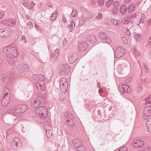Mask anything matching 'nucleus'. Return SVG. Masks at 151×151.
Returning <instances> with one entry per match:
<instances>
[{"mask_svg": "<svg viewBox=\"0 0 151 151\" xmlns=\"http://www.w3.org/2000/svg\"><path fill=\"white\" fill-rule=\"evenodd\" d=\"M27 109V106L26 104H21L10 108L8 111L10 114L18 116L21 115Z\"/></svg>", "mask_w": 151, "mask_h": 151, "instance_id": "nucleus-1", "label": "nucleus"}, {"mask_svg": "<svg viewBox=\"0 0 151 151\" xmlns=\"http://www.w3.org/2000/svg\"><path fill=\"white\" fill-rule=\"evenodd\" d=\"M145 106L144 110V114L143 118L144 119H147L149 117L151 116V95L149 96L145 99Z\"/></svg>", "mask_w": 151, "mask_h": 151, "instance_id": "nucleus-2", "label": "nucleus"}, {"mask_svg": "<svg viewBox=\"0 0 151 151\" xmlns=\"http://www.w3.org/2000/svg\"><path fill=\"white\" fill-rule=\"evenodd\" d=\"M3 51L8 57L14 58L18 55L17 48L13 47L12 45L4 47Z\"/></svg>", "mask_w": 151, "mask_h": 151, "instance_id": "nucleus-3", "label": "nucleus"}, {"mask_svg": "<svg viewBox=\"0 0 151 151\" xmlns=\"http://www.w3.org/2000/svg\"><path fill=\"white\" fill-rule=\"evenodd\" d=\"M37 98L33 99L30 102V105L32 107L36 108L39 106L42 101L46 97V95L44 93H39Z\"/></svg>", "mask_w": 151, "mask_h": 151, "instance_id": "nucleus-4", "label": "nucleus"}, {"mask_svg": "<svg viewBox=\"0 0 151 151\" xmlns=\"http://www.w3.org/2000/svg\"><path fill=\"white\" fill-rule=\"evenodd\" d=\"M36 114L42 118H46L47 116V109L44 106H40L35 110Z\"/></svg>", "mask_w": 151, "mask_h": 151, "instance_id": "nucleus-5", "label": "nucleus"}, {"mask_svg": "<svg viewBox=\"0 0 151 151\" xmlns=\"http://www.w3.org/2000/svg\"><path fill=\"white\" fill-rule=\"evenodd\" d=\"M19 73L22 76L25 75L29 70V68L28 65L25 64H22L18 65L17 67Z\"/></svg>", "mask_w": 151, "mask_h": 151, "instance_id": "nucleus-6", "label": "nucleus"}, {"mask_svg": "<svg viewBox=\"0 0 151 151\" xmlns=\"http://www.w3.org/2000/svg\"><path fill=\"white\" fill-rule=\"evenodd\" d=\"M11 145L12 148L14 150L19 149L22 146L20 139L17 137L14 138L11 141Z\"/></svg>", "mask_w": 151, "mask_h": 151, "instance_id": "nucleus-7", "label": "nucleus"}, {"mask_svg": "<svg viewBox=\"0 0 151 151\" xmlns=\"http://www.w3.org/2000/svg\"><path fill=\"white\" fill-rule=\"evenodd\" d=\"M70 70V69L68 65L63 64L60 67L59 73L61 75H64L68 74Z\"/></svg>", "mask_w": 151, "mask_h": 151, "instance_id": "nucleus-8", "label": "nucleus"}, {"mask_svg": "<svg viewBox=\"0 0 151 151\" xmlns=\"http://www.w3.org/2000/svg\"><path fill=\"white\" fill-rule=\"evenodd\" d=\"M125 52V51L123 47H118L115 50L114 55L116 58H120L122 56Z\"/></svg>", "mask_w": 151, "mask_h": 151, "instance_id": "nucleus-9", "label": "nucleus"}, {"mask_svg": "<svg viewBox=\"0 0 151 151\" xmlns=\"http://www.w3.org/2000/svg\"><path fill=\"white\" fill-rule=\"evenodd\" d=\"M8 93H5L4 95H3V98L1 100V104L3 106H6L10 101V95Z\"/></svg>", "mask_w": 151, "mask_h": 151, "instance_id": "nucleus-10", "label": "nucleus"}, {"mask_svg": "<svg viewBox=\"0 0 151 151\" xmlns=\"http://www.w3.org/2000/svg\"><path fill=\"white\" fill-rule=\"evenodd\" d=\"M10 32L6 28L0 29V37L1 38H6L9 36Z\"/></svg>", "mask_w": 151, "mask_h": 151, "instance_id": "nucleus-11", "label": "nucleus"}, {"mask_svg": "<svg viewBox=\"0 0 151 151\" xmlns=\"http://www.w3.org/2000/svg\"><path fill=\"white\" fill-rule=\"evenodd\" d=\"M144 142L142 140L137 139L134 140L132 143L133 146L135 147H140L143 146Z\"/></svg>", "mask_w": 151, "mask_h": 151, "instance_id": "nucleus-12", "label": "nucleus"}, {"mask_svg": "<svg viewBox=\"0 0 151 151\" xmlns=\"http://www.w3.org/2000/svg\"><path fill=\"white\" fill-rule=\"evenodd\" d=\"M73 146L76 148L79 147L83 145L82 141L80 139L76 138L72 141Z\"/></svg>", "mask_w": 151, "mask_h": 151, "instance_id": "nucleus-13", "label": "nucleus"}, {"mask_svg": "<svg viewBox=\"0 0 151 151\" xmlns=\"http://www.w3.org/2000/svg\"><path fill=\"white\" fill-rule=\"evenodd\" d=\"M119 90L121 92H127L129 93L130 91V89L129 90V86L128 85L125 84L120 85L119 86Z\"/></svg>", "mask_w": 151, "mask_h": 151, "instance_id": "nucleus-14", "label": "nucleus"}, {"mask_svg": "<svg viewBox=\"0 0 151 151\" xmlns=\"http://www.w3.org/2000/svg\"><path fill=\"white\" fill-rule=\"evenodd\" d=\"M78 53L74 52L68 58V61L70 63H74L78 58Z\"/></svg>", "mask_w": 151, "mask_h": 151, "instance_id": "nucleus-15", "label": "nucleus"}, {"mask_svg": "<svg viewBox=\"0 0 151 151\" xmlns=\"http://www.w3.org/2000/svg\"><path fill=\"white\" fill-rule=\"evenodd\" d=\"M85 40L87 42L89 41L92 43H93L96 41L95 36L92 35L87 36L85 38Z\"/></svg>", "mask_w": 151, "mask_h": 151, "instance_id": "nucleus-16", "label": "nucleus"}, {"mask_svg": "<svg viewBox=\"0 0 151 151\" xmlns=\"http://www.w3.org/2000/svg\"><path fill=\"white\" fill-rule=\"evenodd\" d=\"M4 23L8 25L12 26L16 24L15 20L12 19H6L4 21Z\"/></svg>", "mask_w": 151, "mask_h": 151, "instance_id": "nucleus-17", "label": "nucleus"}, {"mask_svg": "<svg viewBox=\"0 0 151 151\" xmlns=\"http://www.w3.org/2000/svg\"><path fill=\"white\" fill-rule=\"evenodd\" d=\"M88 47L87 45L86 42H83L80 44L78 45V50L83 51L86 50Z\"/></svg>", "mask_w": 151, "mask_h": 151, "instance_id": "nucleus-18", "label": "nucleus"}, {"mask_svg": "<svg viewBox=\"0 0 151 151\" xmlns=\"http://www.w3.org/2000/svg\"><path fill=\"white\" fill-rule=\"evenodd\" d=\"M68 83L60 84V89L61 91L64 93L67 91V87Z\"/></svg>", "mask_w": 151, "mask_h": 151, "instance_id": "nucleus-19", "label": "nucleus"}, {"mask_svg": "<svg viewBox=\"0 0 151 151\" xmlns=\"http://www.w3.org/2000/svg\"><path fill=\"white\" fill-rule=\"evenodd\" d=\"M127 7L125 4L122 5L120 7L119 11L122 14H125L127 10Z\"/></svg>", "mask_w": 151, "mask_h": 151, "instance_id": "nucleus-20", "label": "nucleus"}, {"mask_svg": "<svg viewBox=\"0 0 151 151\" xmlns=\"http://www.w3.org/2000/svg\"><path fill=\"white\" fill-rule=\"evenodd\" d=\"M15 65V62L13 60H11L9 61L7 65V67L10 68H14Z\"/></svg>", "mask_w": 151, "mask_h": 151, "instance_id": "nucleus-21", "label": "nucleus"}, {"mask_svg": "<svg viewBox=\"0 0 151 151\" xmlns=\"http://www.w3.org/2000/svg\"><path fill=\"white\" fill-rule=\"evenodd\" d=\"M34 78L38 81H42L44 80L43 76L41 74L34 75Z\"/></svg>", "mask_w": 151, "mask_h": 151, "instance_id": "nucleus-22", "label": "nucleus"}, {"mask_svg": "<svg viewBox=\"0 0 151 151\" xmlns=\"http://www.w3.org/2000/svg\"><path fill=\"white\" fill-rule=\"evenodd\" d=\"M36 86L38 90L42 91L44 90L45 87L44 83H36Z\"/></svg>", "mask_w": 151, "mask_h": 151, "instance_id": "nucleus-23", "label": "nucleus"}, {"mask_svg": "<svg viewBox=\"0 0 151 151\" xmlns=\"http://www.w3.org/2000/svg\"><path fill=\"white\" fill-rule=\"evenodd\" d=\"M87 20L86 17L84 16H82L81 17L80 19L79 25H82L83 24L86 22Z\"/></svg>", "mask_w": 151, "mask_h": 151, "instance_id": "nucleus-24", "label": "nucleus"}, {"mask_svg": "<svg viewBox=\"0 0 151 151\" xmlns=\"http://www.w3.org/2000/svg\"><path fill=\"white\" fill-rule=\"evenodd\" d=\"M64 116L65 117V119L66 118L68 119V118L72 120L74 118V117L72 114H69L68 112H67L65 113Z\"/></svg>", "mask_w": 151, "mask_h": 151, "instance_id": "nucleus-25", "label": "nucleus"}, {"mask_svg": "<svg viewBox=\"0 0 151 151\" xmlns=\"http://www.w3.org/2000/svg\"><path fill=\"white\" fill-rule=\"evenodd\" d=\"M58 10H55L52 14L50 17V19L52 21H54L57 18V16Z\"/></svg>", "mask_w": 151, "mask_h": 151, "instance_id": "nucleus-26", "label": "nucleus"}, {"mask_svg": "<svg viewBox=\"0 0 151 151\" xmlns=\"http://www.w3.org/2000/svg\"><path fill=\"white\" fill-rule=\"evenodd\" d=\"M135 5L134 4H132L130 5L128 7L127 11L129 13H132L135 9Z\"/></svg>", "mask_w": 151, "mask_h": 151, "instance_id": "nucleus-27", "label": "nucleus"}, {"mask_svg": "<svg viewBox=\"0 0 151 151\" xmlns=\"http://www.w3.org/2000/svg\"><path fill=\"white\" fill-rule=\"evenodd\" d=\"M66 122V123H65L66 124H67L68 125H73L74 123L73 121V120H69L68 119H67L66 118H65L64 119V121Z\"/></svg>", "mask_w": 151, "mask_h": 151, "instance_id": "nucleus-28", "label": "nucleus"}, {"mask_svg": "<svg viewBox=\"0 0 151 151\" xmlns=\"http://www.w3.org/2000/svg\"><path fill=\"white\" fill-rule=\"evenodd\" d=\"M75 24L74 22H71L70 24L68 25V27L70 29V32L72 31L75 27Z\"/></svg>", "mask_w": 151, "mask_h": 151, "instance_id": "nucleus-29", "label": "nucleus"}, {"mask_svg": "<svg viewBox=\"0 0 151 151\" xmlns=\"http://www.w3.org/2000/svg\"><path fill=\"white\" fill-rule=\"evenodd\" d=\"M46 130V134L47 137L49 138L51 137L52 136V131L51 130Z\"/></svg>", "mask_w": 151, "mask_h": 151, "instance_id": "nucleus-30", "label": "nucleus"}, {"mask_svg": "<svg viewBox=\"0 0 151 151\" xmlns=\"http://www.w3.org/2000/svg\"><path fill=\"white\" fill-rule=\"evenodd\" d=\"M76 151H86V147L84 145L78 147L76 149Z\"/></svg>", "mask_w": 151, "mask_h": 151, "instance_id": "nucleus-31", "label": "nucleus"}, {"mask_svg": "<svg viewBox=\"0 0 151 151\" xmlns=\"http://www.w3.org/2000/svg\"><path fill=\"white\" fill-rule=\"evenodd\" d=\"M99 37L100 38L104 40L106 39V34L103 32H100L99 33Z\"/></svg>", "mask_w": 151, "mask_h": 151, "instance_id": "nucleus-32", "label": "nucleus"}, {"mask_svg": "<svg viewBox=\"0 0 151 151\" xmlns=\"http://www.w3.org/2000/svg\"><path fill=\"white\" fill-rule=\"evenodd\" d=\"M111 12L114 15H116L118 12V10L117 7L114 8L111 10Z\"/></svg>", "mask_w": 151, "mask_h": 151, "instance_id": "nucleus-33", "label": "nucleus"}, {"mask_svg": "<svg viewBox=\"0 0 151 151\" xmlns=\"http://www.w3.org/2000/svg\"><path fill=\"white\" fill-rule=\"evenodd\" d=\"M44 128L45 130H51V125L50 124L47 123L44 125Z\"/></svg>", "mask_w": 151, "mask_h": 151, "instance_id": "nucleus-34", "label": "nucleus"}, {"mask_svg": "<svg viewBox=\"0 0 151 151\" xmlns=\"http://www.w3.org/2000/svg\"><path fill=\"white\" fill-rule=\"evenodd\" d=\"M3 93H4V95L5 93H8V94H9V95H10L11 92L9 90V89L7 87L4 88L3 89Z\"/></svg>", "mask_w": 151, "mask_h": 151, "instance_id": "nucleus-35", "label": "nucleus"}, {"mask_svg": "<svg viewBox=\"0 0 151 151\" xmlns=\"http://www.w3.org/2000/svg\"><path fill=\"white\" fill-rule=\"evenodd\" d=\"M77 12L76 10H73L70 16L72 17H76L77 16Z\"/></svg>", "mask_w": 151, "mask_h": 151, "instance_id": "nucleus-36", "label": "nucleus"}, {"mask_svg": "<svg viewBox=\"0 0 151 151\" xmlns=\"http://www.w3.org/2000/svg\"><path fill=\"white\" fill-rule=\"evenodd\" d=\"M134 38L137 41H139L142 38L141 35V34H137L134 35Z\"/></svg>", "mask_w": 151, "mask_h": 151, "instance_id": "nucleus-37", "label": "nucleus"}, {"mask_svg": "<svg viewBox=\"0 0 151 151\" xmlns=\"http://www.w3.org/2000/svg\"><path fill=\"white\" fill-rule=\"evenodd\" d=\"M113 2V0H109L106 3V5L108 7L110 6Z\"/></svg>", "mask_w": 151, "mask_h": 151, "instance_id": "nucleus-38", "label": "nucleus"}, {"mask_svg": "<svg viewBox=\"0 0 151 151\" xmlns=\"http://www.w3.org/2000/svg\"><path fill=\"white\" fill-rule=\"evenodd\" d=\"M134 51L136 55L139 56H140L141 54L140 52H139L138 50L136 48H134Z\"/></svg>", "mask_w": 151, "mask_h": 151, "instance_id": "nucleus-39", "label": "nucleus"}, {"mask_svg": "<svg viewBox=\"0 0 151 151\" xmlns=\"http://www.w3.org/2000/svg\"><path fill=\"white\" fill-rule=\"evenodd\" d=\"M67 78H66L63 77L61 78L60 79V84H62L65 83V82H67Z\"/></svg>", "mask_w": 151, "mask_h": 151, "instance_id": "nucleus-40", "label": "nucleus"}, {"mask_svg": "<svg viewBox=\"0 0 151 151\" xmlns=\"http://www.w3.org/2000/svg\"><path fill=\"white\" fill-rule=\"evenodd\" d=\"M111 22L114 24L118 25L119 24V22L117 19H113L111 20Z\"/></svg>", "mask_w": 151, "mask_h": 151, "instance_id": "nucleus-41", "label": "nucleus"}, {"mask_svg": "<svg viewBox=\"0 0 151 151\" xmlns=\"http://www.w3.org/2000/svg\"><path fill=\"white\" fill-rule=\"evenodd\" d=\"M127 18L123 19L122 20V22L124 24H127L129 23Z\"/></svg>", "mask_w": 151, "mask_h": 151, "instance_id": "nucleus-42", "label": "nucleus"}, {"mask_svg": "<svg viewBox=\"0 0 151 151\" xmlns=\"http://www.w3.org/2000/svg\"><path fill=\"white\" fill-rule=\"evenodd\" d=\"M118 151H128L127 148L124 147L120 148Z\"/></svg>", "mask_w": 151, "mask_h": 151, "instance_id": "nucleus-43", "label": "nucleus"}, {"mask_svg": "<svg viewBox=\"0 0 151 151\" xmlns=\"http://www.w3.org/2000/svg\"><path fill=\"white\" fill-rule=\"evenodd\" d=\"M55 57H56V59L60 54V51L59 50L56 49L55 50Z\"/></svg>", "mask_w": 151, "mask_h": 151, "instance_id": "nucleus-44", "label": "nucleus"}, {"mask_svg": "<svg viewBox=\"0 0 151 151\" xmlns=\"http://www.w3.org/2000/svg\"><path fill=\"white\" fill-rule=\"evenodd\" d=\"M141 17H142V18L141 19H140V22H141L143 23L144 22V21L145 19V15L144 14H142V15L141 16Z\"/></svg>", "mask_w": 151, "mask_h": 151, "instance_id": "nucleus-45", "label": "nucleus"}, {"mask_svg": "<svg viewBox=\"0 0 151 151\" xmlns=\"http://www.w3.org/2000/svg\"><path fill=\"white\" fill-rule=\"evenodd\" d=\"M143 66L144 67V69L145 71L146 72H149V70L148 68L147 67V65L145 63H144Z\"/></svg>", "mask_w": 151, "mask_h": 151, "instance_id": "nucleus-46", "label": "nucleus"}, {"mask_svg": "<svg viewBox=\"0 0 151 151\" xmlns=\"http://www.w3.org/2000/svg\"><path fill=\"white\" fill-rule=\"evenodd\" d=\"M97 2L98 4L101 6L103 5L104 3V0H97Z\"/></svg>", "mask_w": 151, "mask_h": 151, "instance_id": "nucleus-47", "label": "nucleus"}, {"mask_svg": "<svg viewBox=\"0 0 151 151\" xmlns=\"http://www.w3.org/2000/svg\"><path fill=\"white\" fill-rule=\"evenodd\" d=\"M104 40H105V41L108 43H110L112 41L111 40L110 38L107 37V36L106 37V38Z\"/></svg>", "mask_w": 151, "mask_h": 151, "instance_id": "nucleus-48", "label": "nucleus"}, {"mask_svg": "<svg viewBox=\"0 0 151 151\" xmlns=\"http://www.w3.org/2000/svg\"><path fill=\"white\" fill-rule=\"evenodd\" d=\"M28 1H22V3L23 5L25 7H27L28 6Z\"/></svg>", "mask_w": 151, "mask_h": 151, "instance_id": "nucleus-49", "label": "nucleus"}, {"mask_svg": "<svg viewBox=\"0 0 151 151\" xmlns=\"http://www.w3.org/2000/svg\"><path fill=\"white\" fill-rule=\"evenodd\" d=\"M137 90L139 91H141L142 89V86L140 84H139L137 85Z\"/></svg>", "mask_w": 151, "mask_h": 151, "instance_id": "nucleus-50", "label": "nucleus"}, {"mask_svg": "<svg viewBox=\"0 0 151 151\" xmlns=\"http://www.w3.org/2000/svg\"><path fill=\"white\" fill-rule=\"evenodd\" d=\"M142 151H151V149H150L147 146H146L143 149Z\"/></svg>", "mask_w": 151, "mask_h": 151, "instance_id": "nucleus-51", "label": "nucleus"}, {"mask_svg": "<svg viewBox=\"0 0 151 151\" xmlns=\"http://www.w3.org/2000/svg\"><path fill=\"white\" fill-rule=\"evenodd\" d=\"M1 76L2 77L1 80L3 81H4L7 78V76L5 75H1Z\"/></svg>", "mask_w": 151, "mask_h": 151, "instance_id": "nucleus-52", "label": "nucleus"}, {"mask_svg": "<svg viewBox=\"0 0 151 151\" xmlns=\"http://www.w3.org/2000/svg\"><path fill=\"white\" fill-rule=\"evenodd\" d=\"M147 126H149L151 125V118L149 119L146 122Z\"/></svg>", "mask_w": 151, "mask_h": 151, "instance_id": "nucleus-53", "label": "nucleus"}, {"mask_svg": "<svg viewBox=\"0 0 151 151\" xmlns=\"http://www.w3.org/2000/svg\"><path fill=\"white\" fill-rule=\"evenodd\" d=\"M102 16L101 13H99L98 15L96 17V19H101L102 18Z\"/></svg>", "mask_w": 151, "mask_h": 151, "instance_id": "nucleus-54", "label": "nucleus"}, {"mask_svg": "<svg viewBox=\"0 0 151 151\" xmlns=\"http://www.w3.org/2000/svg\"><path fill=\"white\" fill-rule=\"evenodd\" d=\"M147 127L148 132L151 133V125H150L149 126H147Z\"/></svg>", "mask_w": 151, "mask_h": 151, "instance_id": "nucleus-55", "label": "nucleus"}, {"mask_svg": "<svg viewBox=\"0 0 151 151\" xmlns=\"http://www.w3.org/2000/svg\"><path fill=\"white\" fill-rule=\"evenodd\" d=\"M122 40L126 44H127L128 43V42L127 39L124 37H123L122 38Z\"/></svg>", "mask_w": 151, "mask_h": 151, "instance_id": "nucleus-56", "label": "nucleus"}, {"mask_svg": "<svg viewBox=\"0 0 151 151\" xmlns=\"http://www.w3.org/2000/svg\"><path fill=\"white\" fill-rule=\"evenodd\" d=\"M136 14H132L129 17L131 18V19H133V18H135L136 17Z\"/></svg>", "mask_w": 151, "mask_h": 151, "instance_id": "nucleus-57", "label": "nucleus"}, {"mask_svg": "<svg viewBox=\"0 0 151 151\" xmlns=\"http://www.w3.org/2000/svg\"><path fill=\"white\" fill-rule=\"evenodd\" d=\"M118 1H115L113 3V5L114 6V8L117 7V5L118 4Z\"/></svg>", "mask_w": 151, "mask_h": 151, "instance_id": "nucleus-58", "label": "nucleus"}, {"mask_svg": "<svg viewBox=\"0 0 151 151\" xmlns=\"http://www.w3.org/2000/svg\"><path fill=\"white\" fill-rule=\"evenodd\" d=\"M4 15V13L3 12H0V19L2 18Z\"/></svg>", "mask_w": 151, "mask_h": 151, "instance_id": "nucleus-59", "label": "nucleus"}, {"mask_svg": "<svg viewBox=\"0 0 151 151\" xmlns=\"http://www.w3.org/2000/svg\"><path fill=\"white\" fill-rule=\"evenodd\" d=\"M40 118L37 116H34L32 117V119L35 121H37Z\"/></svg>", "mask_w": 151, "mask_h": 151, "instance_id": "nucleus-60", "label": "nucleus"}, {"mask_svg": "<svg viewBox=\"0 0 151 151\" xmlns=\"http://www.w3.org/2000/svg\"><path fill=\"white\" fill-rule=\"evenodd\" d=\"M8 79L9 80L8 81V83H10L12 82V81H13V78H11L10 77H9Z\"/></svg>", "mask_w": 151, "mask_h": 151, "instance_id": "nucleus-61", "label": "nucleus"}, {"mask_svg": "<svg viewBox=\"0 0 151 151\" xmlns=\"http://www.w3.org/2000/svg\"><path fill=\"white\" fill-rule=\"evenodd\" d=\"M131 18L129 17L127 19L129 20L128 21L129 22L132 23L133 22V19H131Z\"/></svg>", "mask_w": 151, "mask_h": 151, "instance_id": "nucleus-62", "label": "nucleus"}, {"mask_svg": "<svg viewBox=\"0 0 151 151\" xmlns=\"http://www.w3.org/2000/svg\"><path fill=\"white\" fill-rule=\"evenodd\" d=\"M28 26H29L30 29H31V27L33 26L32 23V22H29L27 24Z\"/></svg>", "mask_w": 151, "mask_h": 151, "instance_id": "nucleus-63", "label": "nucleus"}, {"mask_svg": "<svg viewBox=\"0 0 151 151\" xmlns=\"http://www.w3.org/2000/svg\"><path fill=\"white\" fill-rule=\"evenodd\" d=\"M60 100L61 101H63L64 99V97L63 95H61L60 96Z\"/></svg>", "mask_w": 151, "mask_h": 151, "instance_id": "nucleus-64", "label": "nucleus"}]
</instances>
